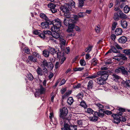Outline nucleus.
Here are the masks:
<instances>
[{
    "mask_svg": "<svg viewBox=\"0 0 130 130\" xmlns=\"http://www.w3.org/2000/svg\"><path fill=\"white\" fill-rule=\"evenodd\" d=\"M108 72L106 71H101L98 72L97 75L100 76V77L97 79V82L99 84L103 85L105 83V81L108 76Z\"/></svg>",
    "mask_w": 130,
    "mask_h": 130,
    "instance_id": "1",
    "label": "nucleus"
},
{
    "mask_svg": "<svg viewBox=\"0 0 130 130\" xmlns=\"http://www.w3.org/2000/svg\"><path fill=\"white\" fill-rule=\"evenodd\" d=\"M52 23L53 26H51V30L52 32H57L59 30V28L61 26V22L60 20L56 19L53 21Z\"/></svg>",
    "mask_w": 130,
    "mask_h": 130,
    "instance_id": "2",
    "label": "nucleus"
},
{
    "mask_svg": "<svg viewBox=\"0 0 130 130\" xmlns=\"http://www.w3.org/2000/svg\"><path fill=\"white\" fill-rule=\"evenodd\" d=\"M61 130H76L77 126L72 125L69 120L67 119L65 122L63 127L61 128Z\"/></svg>",
    "mask_w": 130,
    "mask_h": 130,
    "instance_id": "3",
    "label": "nucleus"
},
{
    "mask_svg": "<svg viewBox=\"0 0 130 130\" xmlns=\"http://www.w3.org/2000/svg\"><path fill=\"white\" fill-rule=\"evenodd\" d=\"M115 47L118 49L122 50V48L120 47L118 43L115 42L113 43V45L110 46V49L105 54V55H106L108 53H111L112 52L114 53H118V51Z\"/></svg>",
    "mask_w": 130,
    "mask_h": 130,
    "instance_id": "4",
    "label": "nucleus"
},
{
    "mask_svg": "<svg viewBox=\"0 0 130 130\" xmlns=\"http://www.w3.org/2000/svg\"><path fill=\"white\" fill-rule=\"evenodd\" d=\"M60 112L59 115L60 120L62 119L63 121H66L67 119H68L66 118V116L68 112V110L66 107H64L60 109Z\"/></svg>",
    "mask_w": 130,
    "mask_h": 130,
    "instance_id": "5",
    "label": "nucleus"
},
{
    "mask_svg": "<svg viewBox=\"0 0 130 130\" xmlns=\"http://www.w3.org/2000/svg\"><path fill=\"white\" fill-rule=\"evenodd\" d=\"M71 7L68 4H66L60 8L61 11L63 13L64 15L67 16V14L69 13L70 10H71Z\"/></svg>",
    "mask_w": 130,
    "mask_h": 130,
    "instance_id": "6",
    "label": "nucleus"
},
{
    "mask_svg": "<svg viewBox=\"0 0 130 130\" xmlns=\"http://www.w3.org/2000/svg\"><path fill=\"white\" fill-rule=\"evenodd\" d=\"M48 65H49L50 66V68L51 69H52L53 67V64L52 62L47 61L46 60H45L43 61L42 62L41 66L43 68V70L46 72H47V70L45 67H47Z\"/></svg>",
    "mask_w": 130,
    "mask_h": 130,
    "instance_id": "7",
    "label": "nucleus"
},
{
    "mask_svg": "<svg viewBox=\"0 0 130 130\" xmlns=\"http://www.w3.org/2000/svg\"><path fill=\"white\" fill-rule=\"evenodd\" d=\"M121 72L123 74L127 75V72L125 69V68L122 66H121L116 69L115 71V73H118Z\"/></svg>",
    "mask_w": 130,
    "mask_h": 130,
    "instance_id": "8",
    "label": "nucleus"
},
{
    "mask_svg": "<svg viewBox=\"0 0 130 130\" xmlns=\"http://www.w3.org/2000/svg\"><path fill=\"white\" fill-rule=\"evenodd\" d=\"M113 116L114 119L112 121L113 122L117 124L119 123L121 121L120 117L118 115L115 114L113 115Z\"/></svg>",
    "mask_w": 130,
    "mask_h": 130,
    "instance_id": "9",
    "label": "nucleus"
},
{
    "mask_svg": "<svg viewBox=\"0 0 130 130\" xmlns=\"http://www.w3.org/2000/svg\"><path fill=\"white\" fill-rule=\"evenodd\" d=\"M48 7L50 8V10L53 13H54L57 11V9L55 8L56 5L53 4H50L48 5Z\"/></svg>",
    "mask_w": 130,
    "mask_h": 130,
    "instance_id": "10",
    "label": "nucleus"
},
{
    "mask_svg": "<svg viewBox=\"0 0 130 130\" xmlns=\"http://www.w3.org/2000/svg\"><path fill=\"white\" fill-rule=\"evenodd\" d=\"M68 25V29H67V31L68 32L73 31H74L73 29L74 28L75 25L73 24H70Z\"/></svg>",
    "mask_w": 130,
    "mask_h": 130,
    "instance_id": "11",
    "label": "nucleus"
},
{
    "mask_svg": "<svg viewBox=\"0 0 130 130\" xmlns=\"http://www.w3.org/2000/svg\"><path fill=\"white\" fill-rule=\"evenodd\" d=\"M127 37L123 36L120 37L118 39L119 42L121 43H124L127 41Z\"/></svg>",
    "mask_w": 130,
    "mask_h": 130,
    "instance_id": "12",
    "label": "nucleus"
},
{
    "mask_svg": "<svg viewBox=\"0 0 130 130\" xmlns=\"http://www.w3.org/2000/svg\"><path fill=\"white\" fill-rule=\"evenodd\" d=\"M118 13L119 15L120 18L122 19H126L127 18V16L123 13L121 10L118 11Z\"/></svg>",
    "mask_w": 130,
    "mask_h": 130,
    "instance_id": "13",
    "label": "nucleus"
},
{
    "mask_svg": "<svg viewBox=\"0 0 130 130\" xmlns=\"http://www.w3.org/2000/svg\"><path fill=\"white\" fill-rule=\"evenodd\" d=\"M123 84V86L126 88L130 87V80H126Z\"/></svg>",
    "mask_w": 130,
    "mask_h": 130,
    "instance_id": "14",
    "label": "nucleus"
},
{
    "mask_svg": "<svg viewBox=\"0 0 130 130\" xmlns=\"http://www.w3.org/2000/svg\"><path fill=\"white\" fill-rule=\"evenodd\" d=\"M41 26L43 29L48 28L49 24L48 23L44 22H42L41 24Z\"/></svg>",
    "mask_w": 130,
    "mask_h": 130,
    "instance_id": "15",
    "label": "nucleus"
},
{
    "mask_svg": "<svg viewBox=\"0 0 130 130\" xmlns=\"http://www.w3.org/2000/svg\"><path fill=\"white\" fill-rule=\"evenodd\" d=\"M122 30L121 28H117L115 31V33L117 36L121 35L122 32Z\"/></svg>",
    "mask_w": 130,
    "mask_h": 130,
    "instance_id": "16",
    "label": "nucleus"
},
{
    "mask_svg": "<svg viewBox=\"0 0 130 130\" xmlns=\"http://www.w3.org/2000/svg\"><path fill=\"white\" fill-rule=\"evenodd\" d=\"M38 90L40 94L45 93V89L41 85L40 86V88L38 89Z\"/></svg>",
    "mask_w": 130,
    "mask_h": 130,
    "instance_id": "17",
    "label": "nucleus"
},
{
    "mask_svg": "<svg viewBox=\"0 0 130 130\" xmlns=\"http://www.w3.org/2000/svg\"><path fill=\"white\" fill-rule=\"evenodd\" d=\"M40 16L41 18L43 19L46 22L49 21V19L48 17L44 13H41L40 14Z\"/></svg>",
    "mask_w": 130,
    "mask_h": 130,
    "instance_id": "18",
    "label": "nucleus"
},
{
    "mask_svg": "<svg viewBox=\"0 0 130 130\" xmlns=\"http://www.w3.org/2000/svg\"><path fill=\"white\" fill-rule=\"evenodd\" d=\"M121 25L123 28H126L128 25L127 22L126 21L122 20L121 22Z\"/></svg>",
    "mask_w": 130,
    "mask_h": 130,
    "instance_id": "19",
    "label": "nucleus"
},
{
    "mask_svg": "<svg viewBox=\"0 0 130 130\" xmlns=\"http://www.w3.org/2000/svg\"><path fill=\"white\" fill-rule=\"evenodd\" d=\"M118 13V12L114 13L113 18L116 21H118L119 20L120 16Z\"/></svg>",
    "mask_w": 130,
    "mask_h": 130,
    "instance_id": "20",
    "label": "nucleus"
},
{
    "mask_svg": "<svg viewBox=\"0 0 130 130\" xmlns=\"http://www.w3.org/2000/svg\"><path fill=\"white\" fill-rule=\"evenodd\" d=\"M93 83L92 80L90 81L88 84L87 88L89 89H91L93 87Z\"/></svg>",
    "mask_w": 130,
    "mask_h": 130,
    "instance_id": "21",
    "label": "nucleus"
},
{
    "mask_svg": "<svg viewBox=\"0 0 130 130\" xmlns=\"http://www.w3.org/2000/svg\"><path fill=\"white\" fill-rule=\"evenodd\" d=\"M59 40L60 44L65 46L66 45V41L61 37L59 38Z\"/></svg>",
    "mask_w": 130,
    "mask_h": 130,
    "instance_id": "22",
    "label": "nucleus"
},
{
    "mask_svg": "<svg viewBox=\"0 0 130 130\" xmlns=\"http://www.w3.org/2000/svg\"><path fill=\"white\" fill-rule=\"evenodd\" d=\"M96 105L99 109L100 111L101 110L103 111L104 107L103 105L99 103L96 104Z\"/></svg>",
    "mask_w": 130,
    "mask_h": 130,
    "instance_id": "23",
    "label": "nucleus"
},
{
    "mask_svg": "<svg viewBox=\"0 0 130 130\" xmlns=\"http://www.w3.org/2000/svg\"><path fill=\"white\" fill-rule=\"evenodd\" d=\"M130 10V7L127 5H126L124 8V11L125 13H127Z\"/></svg>",
    "mask_w": 130,
    "mask_h": 130,
    "instance_id": "24",
    "label": "nucleus"
},
{
    "mask_svg": "<svg viewBox=\"0 0 130 130\" xmlns=\"http://www.w3.org/2000/svg\"><path fill=\"white\" fill-rule=\"evenodd\" d=\"M70 20V19L68 18L64 19L63 22L64 24L66 26H67L69 24V21Z\"/></svg>",
    "mask_w": 130,
    "mask_h": 130,
    "instance_id": "25",
    "label": "nucleus"
},
{
    "mask_svg": "<svg viewBox=\"0 0 130 130\" xmlns=\"http://www.w3.org/2000/svg\"><path fill=\"white\" fill-rule=\"evenodd\" d=\"M74 100L72 97H70L68 99L67 101V103L71 105L73 103Z\"/></svg>",
    "mask_w": 130,
    "mask_h": 130,
    "instance_id": "26",
    "label": "nucleus"
},
{
    "mask_svg": "<svg viewBox=\"0 0 130 130\" xmlns=\"http://www.w3.org/2000/svg\"><path fill=\"white\" fill-rule=\"evenodd\" d=\"M36 72L38 75L42 76L43 75V73L42 69L39 67L37 69Z\"/></svg>",
    "mask_w": 130,
    "mask_h": 130,
    "instance_id": "27",
    "label": "nucleus"
},
{
    "mask_svg": "<svg viewBox=\"0 0 130 130\" xmlns=\"http://www.w3.org/2000/svg\"><path fill=\"white\" fill-rule=\"evenodd\" d=\"M100 111L99 112L95 111L94 112V115L95 116H98L100 117H103L104 116V114L103 113H100Z\"/></svg>",
    "mask_w": 130,
    "mask_h": 130,
    "instance_id": "28",
    "label": "nucleus"
},
{
    "mask_svg": "<svg viewBox=\"0 0 130 130\" xmlns=\"http://www.w3.org/2000/svg\"><path fill=\"white\" fill-rule=\"evenodd\" d=\"M93 46L91 45H89L88 47H87L85 50L86 52L89 53L92 50Z\"/></svg>",
    "mask_w": 130,
    "mask_h": 130,
    "instance_id": "29",
    "label": "nucleus"
},
{
    "mask_svg": "<svg viewBox=\"0 0 130 130\" xmlns=\"http://www.w3.org/2000/svg\"><path fill=\"white\" fill-rule=\"evenodd\" d=\"M87 112L90 114H94V112L95 111H94L91 108H87Z\"/></svg>",
    "mask_w": 130,
    "mask_h": 130,
    "instance_id": "30",
    "label": "nucleus"
},
{
    "mask_svg": "<svg viewBox=\"0 0 130 130\" xmlns=\"http://www.w3.org/2000/svg\"><path fill=\"white\" fill-rule=\"evenodd\" d=\"M50 53L48 51L45 50L43 51V54L46 57H48Z\"/></svg>",
    "mask_w": 130,
    "mask_h": 130,
    "instance_id": "31",
    "label": "nucleus"
},
{
    "mask_svg": "<svg viewBox=\"0 0 130 130\" xmlns=\"http://www.w3.org/2000/svg\"><path fill=\"white\" fill-rule=\"evenodd\" d=\"M28 58L29 60L34 62H36L37 61V59L32 56H29Z\"/></svg>",
    "mask_w": 130,
    "mask_h": 130,
    "instance_id": "32",
    "label": "nucleus"
},
{
    "mask_svg": "<svg viewBox=\"0 0 130 130\" xmlns=\"http://www.w3.org/2000/svg\"><path fill=\"white\" fill-rule=\"evenodd\" d=\"M101 30V28H100V26L98 25L95 27V30L97 33H99Z\"/></svg>",
    "mask_w": 130,
    "mask_h": 130,
    "instance_id": "33",
    "label": "nucleus"
},
{
    "mask_svg": "<svg viewBox=\"0 0 130 130\" xmlns=\"http://www.w3.org/2000/svg\"><path fill=\"white\" fill-rule=\"evenodd\" d=\"M80 105L81 106L85 108H86L87 107L86 103L84 101H82L81 102Z\"/></svg>",
    "mask_w": 130,
    "mask_h": 130,
    "instance_id": "34",
    "label": "nucleus"
},
{
    "mask_svg": "<svg viewBox=\"0 0 130 130\" xmlns=\"http://www.w3.org/2000/svg\"><path fill=\"white\" fill-rule=\"evenodd\" d=\"M58 31L57 32H55V33L54 34V36H53V37H54L55 39H58L60 38V35L58 33Z\"/></svg>",
    "mask_w": 130,
    "mask_h": 130,
    "instance_id": "35",
    "label": "nucleus"
},
{
    "mask_svg": "<svg viewBox=\"0 0 130 130\" xmlns=\"http://www.w3.org/2000/svg\"><path fill=\"white\" fill-rule=\"evenodd\" d=\"M78 15L79 18H82L86 16V14L85 12H80L78 13Z\"/></svg>",
    "mask_w": 130,
    "mask_h": 130,
    "instance_id": "36",
    "label": "nucleus"
},
{
    "mask_svg": "<svg viewBox=\"0 0 130 130\" xmlns=\"http://www.w3.org/2000/svg\"><path fill=\"white\" fill-rule=\"evenodd\" d=\"M56 51L55 49L54 48H51L50 50L49 53L53 55L56 53Z\"/></svg>",
    "mask_w": 130,
    "mask_h": 130,
    "instance_id": "37",
    "label": "nucleus"
},
{
    "mask_svg": "<svg viewBox=\"0 0 130 130\" xmlns=\"http://www.w3.org/2000/svg\"><path fill=\"white\" fill-rule=\"evenodd\" d=\"M119 57L123 60H125L127 59V58L125 56L121 54H119L117 55Z\"/></svg>",
    "mask_w": 130,
    "mask_h": 130,
    "instance_id": "38",
    "label": "nucleus"
},
{
    "mask_svg": "<svg viewBox=\"0 0 130 130\" xmlns=\"http://www.w3.org/2000/svg\"><path fill=\"white\" fill-rule=\"evenodd\" d=\"M95 115H94V116L92 117H91L90 118V119L91 121L93 122H95L97 121L98 120V117L96 116H94Z\"/></svg>",
    "mask_w": 130,
    "mask_h": 130,
    "instance_id": "39",
    "label": "nucleus"
},
{
    "mask_svg": "<svg viewBox=\"0 0 130 130\" xmlns=\"http://www.w3.org/2000/svg\"><path fill=\"white\" fill-rule=\"evenodd\" d=\"M80 63L82 66H84L86 65V62L83 59H80L79 61Z\"/></svg>",
    "mask_w": 130,
    "mask_h": 130,
    "instance_id": "40",
    "label": "nucleus"
},
{
    "mask_svg": "<svg viewBox=\"0 0 130 130\" xmlns=\"http://www.w3.org/2000/svg\"><path fill=\"white\" fill-rule=\"evenodd\" d=\"M27 77L29 80H32L33 78L32 75L30 73L27 74Z\"/></svg>",
    "mask_w": 130,
    "mask_h": 130,
    "instance_id": "41",
    "label": "nucleus"
},
{
    "mask_svg": "<svg viewBox=\"0 0 130 130\" xmlns=\"http://www.w3.org/2000/svg\"><path fill=\"white\" fill-rule=\"evenodd\" d=\"M38 36L40 37L42 39H44L45 38V35L44 34L43 32H42L41 31V32L40 33Z\"/></svg>",
    "mask_w": 130,
    "mask_h": 130,
    "instance_id": "42",
    "label": "nucleus"
},
{
    "mask_svg": "<svg viewBox=\"0 0 130 130\" xmlns=\"http://www.w3.org/2000/svg\"><path fill=\"white\" fill-rule=\"evenodd\" d=\"M117 24V23L116 22H113L112 24V30H114L116 28V26Z\"/></svg>",
    "mask_w": 130,
    "mask_h": 130,
    "instance_id": "43",
    "label": "nucleus"
},
{
    "mask_svg": "<svg viewBox=\"0 0 130 130\" xmlns=\"http://www.w3.org/2000/svg\"><path fill=\"white\" fill-rule=\"evenodd\" d=\"M112 88L115 90V92H117L119 91V90L118 89L116 86L113 85L112 87Z\"/></svg>",
    "mask_w": 130,
    "mask_h": 130,
    "instance_id": "44",
    "label": "nucleus"
},
{
    "mask_svg": "<svg viewBox=\"0 0 130 130\" xmlns=\"http://www.w3.org/2000/svg\"><path fill=\"white\" fill-rule=\"evenodd\" d=\"M84 69V68L83 67H78V68H76L74 69V70L75 71H81L82 70H83Z\"/></svg>",
    "mask_w": 130,
    "mask_h": 130,
    "instance_id": "45",
    "label": "nucleus"
},
{
    "mask_svg": "<svg viewBox=\"0 0 130 130\" xmlns=\"http://www.w3.org/2000/svg\"><path fill=\"white\" fill-rule=\"evenodd\" d=\"M83 96V94L82 93H78L76 96V97L78 99H80L82 98Z\"/></svg>",
    "mask_w": 130,
    "mask_h": 130,
    "instance_id": "46",
    "label": "nucleus"
},
{
    "mask_svg": "<svg viewBox=\"0 0 130 130\" xmlns=\"http://www.w3.org/2000/svg\"><path fill=\"white\" fill-rule=\"evenodd\" d=\"M81 85L80 84H78L76 85H74L73 86V88L74 89L79 88L80 87Z\"/></svg>",
    "mask_w": 130,
    "mask_h": 130,
    "instance_id": "47",
    "label": "nucleus"
},
{
    "mask_svg": "<svg viewBox=\"0 0 130 130\" xmlns=\"http://www.w3.org/2000/svg\"><path fill=\"white\" fill-rule=\"evenodd\" d=\"M24 49V52L25 53L29 54L30 53V50L28 48L26 47Z\"/></svg>",
    "mask_w": 130,
    "mask_h": 130,
    "instance_id": "48",
    "label": "nucleus"
},
{
    "mask_svg": "<svg viewBox=\"0 0 130 130\" xmlns=\"http://www.w3.org/2000/svg\"><path fill=\"white\" fill-rule=\"evenodd\" d=\"M41 31L40 30H36L34 31L33 33L34 34L36 35H39L40 32H41Z\"/></svg>",
    "mask_w": 130,
    "mask_h": 130,
    "instance_id": "49",
    "label": "nucleus"
},
{
    "mask_svg": "<svg viewBox=\"0 0 130 130\" xmlns=\"http://www.w3.org/2000/svg\"><path fill=\"white\" fill-rule=\"evenodd\" d=\"M124 52L127 55H130V49L124 50Z\"/></svg>",
    "mask_w": 130,
    "mask_h": 130,
    "instance_id": "50",
    "label": "nucleus"
},
{
    "mask_svg": "<svg viewBox=\"0 0 130 130\" xmlns=\"http://www.w3.org/2000/svg\"><path fill=\"white\" fill-rule=\"evenodd\" d=\"M75 3L74 2L72 1L70 3V5H69L71 7V8H74L75 7Z\"/></svg>",
    "mask_w": 130,
    "mask_h": 130,
    "instance_id": "51",
    "label": "nucleus"
},
{
    "mask_svg": "<svg viewBox=\"0 0 130 130\" xmlns=\"http://www.w3.org/2000/svg\"><path fill=\"white\" fill-rule=\"evenodd\" d=\"M71 93V91H69L66 92L64 95V96L65 97H67L69 96Z\"/></svg>",
    "mask_w": 130,
    "mask_h": 130,
    "instance_id": "52",
    "label": "nucleus"
},
{
    "mask_svg": "<svg viewBox=\"0 0 130 130\" xmlns=\"http://www.w3.org/2000/svg\"><path fill=\"white\" fill-rule=\"evenodd\" d=\"M117 109L120 112H123L125 111V109L120 107H118L117 108Z\"/></svg>",
    "mask_w": 130,
    "mask_h": 130,
    "instance_id": "53",
    "label": "nucleus"
},
{
    "mask_svg": "<svg viewBox=\"0 0 130 130\" xmlns=\"http://www.w3.org/2000/svg\"><path fill=\"white\" fill-rule=\"evenodd\" d=\"M40 94H40V93L38 91V90L37 91H36V92L34 94L35 96L36 97H39Z\"/></svg>",
    "mask_w": 130,
    "mask_h": 130,
    "instance_id": "54",
    "label": "nucleus"
},
{
    "mask_svg": "<svg viewBox=\"0 0 130 130\" xmlns=\"http://www.w3.org/2000/svg\"><path fill=\"white\" fill-rule=\"evenodd\" d=\"M54 117L53 113L52 112H51L50 113V115L49 116V118L51 121H52V118Z\"/></svg>",
    "mask_w": 130,
    "mask_h": 130,
    "instance_id": "55",
    "label": "nucleus"
},
{
    "mask_svg": "<svg viewBox=\"0 0 130 130\" xmlns=\"http://www.w3.org/2000/svg\"><path fill=\"white\" fill-rule=\"evenodd\" d=\"M70 33H70L69 34V37H72V36H75V33L74 32V31H73L72 32H71Z\"/></svg>",
    "mask_w": 130,
    "mask_h": 130,
    "instance_id": "56",
    "label": "nucleus"
},
{
    "mask_svg": "<svg viewBox=\"0 0 130 130\" xmlns=\"http://www.w3.org/2000/svg\"><path fill=\"white\" fill-rule=\"evenodd\" d=\"M112 76H113V77L114 78H115L116 79H119L120 78L119 76L115 74H113Z\"/></svg>",
    "mask_w": 130,
    "mask_h": 130,
    "instance_id": "57",
    "label": "nucleus"
},
{
    "mask_svg": "<svg viewBox=\"0 0 130 130\" xmlns=\"http://www.w3.org/2000/svg\"><path fill=\"white\" fill-rule=\"evenodd\" d=\"M53 74L51 72L50 73V74L48 75V77L49 79H51L53 77Z\"/></svg>",
    "mask_w": 130,
    "mask_h": 130,
    "instance_id": "58",
    "label": "nucleus"
},
{
    "mask_svg": "<svg viewBox=\"0 0 130 130\" xmlns=\"http://www.w3.org/2000/svg\"><path fill=\"white\" fill-rule=\"evenodd\" d=\"M60 66V65L59 64V63L57 62H56L55 65V68L56 69H57Z\"/></svg>",
    "mask_w": 130,
    "mask_h": 130,
    "instance_id": "59",
    "label": "nucleus"
},
{
    "mask_svg": "<svg viewBox=\"0 0 130 130\" xmlns=\"http://www.w3.org/2000/svg\"><path fill=\"white\" fill-rule=\"evenodd\" d=\"M66 82V81L64 79H62L61 81V84L60 86L64 84Z\"/></svg>",
    "mask_w": 130,
    "mask_h": 130,
    "instance_id": "60",
    "label": "nucleus"
},
{
    "mask_svg": "<svg viewBox=\"0 0 130 130\" xmlns=\"http://www.w3.org/2000/svg\"><path fill=\"white\" fill-rule=\"evenodd\" d=\"M66 89L65 88H62L61 90L60 91L62 94H63L65 92Z\"/></svg>",
    "mask_w": 130,
    "mask_h": 130,
    "instance_id": "61",
    "label": "nucleus"
},
{
    "mask_svg": "<svg viewBox=\"0 0 130 130\" xmlns=\"http://www.w3.org/2000/svg\"><path fill=\"white\" fill-rule=\"evenodd\" d=\"M105 113L108 115H111L112 113L111 111L108 110L105 111Z\"/></svg>",
    "mask_w": 130,
    "mask_h": 130,
    "instance_id": "62",
    "label": "nucleus"
},
{
    "mask_svg": "<svg viewBox=\"0 0 130 130\" xmlns=\"http://www.w3.org/2000/svg\"><path fill=\"white\" fill-rule=\"evenodd\" d=\"M57 57L58 58H60V57L62 55V54L61 53L59 52H57Z\"/></svg>",
    "mask_w": 130,
    "mask_h": 130,
    "instance_id": "63",
    "label": "nucleus"
},
{
    "mask_svg": "<svg viewBox=\"0 0 130 130\" xmlns=\"http://www.w3.org/2000/svg\"><path fill=\"white\" fill-rule=\"evenodd\" d=\"M111 38L113 40H115L116 38V36L114 34H112L111 36Z\"/></svg>",
    "mask_w": 130,
    "mask_h": 130,
    "instance_id": "64",
    "label": "nucleus"
}]
</instances>
